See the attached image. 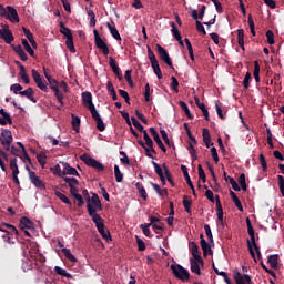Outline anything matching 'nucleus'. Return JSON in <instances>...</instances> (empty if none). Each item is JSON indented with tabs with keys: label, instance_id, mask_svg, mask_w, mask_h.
Instances as JSON below:
<instances>
[{
	"label": "nucleus",
	"instance_id": "obj_1",
	"mask_svg": "<svg viewBox=\"0 0 284 284\" xmlns=\"http://www.w3.org/2000/svg\"><path fill=\"white\" fill-rule=\"evenodd\" d=\"M82 196L85 200L88 214H97V212L103 211V204L101 203V200L99 199V195L97 193H92L90 196V193L88 190L82 191Z\"/></svg>",
	"mask_w": 284,
	"mask_h": 284
},
{
	"label": "nucleus",
	"instance_id": "obj_2",
	"mask_svg": "<svg viewBox=\"0 0 284 284\" xmlns=\"http://www.w3.org/2000/svg\"><path fill=\"white\" fill-rule=\"evenodd\" d=\"M89 216L91 217V221L95 223L97 231L99 232V234H101L102 239H104V241L106 242L112 241L110 232L104 230L103 217H101L98 213H90Z\"/></svg>",
	"mask_w": 284,
	"mask_h": 284
},
{
	"label": "nucleus",
	"instance_id": "obj_3",
	"mask_svg": "<svg viewBox=\"0 0 284 284\" xmlns=\"http://www.w3.org/2000/svg\"><path fill=\"white\" fill-rule=\"evenodd\" d=\"M59 32H61L64 38H67V48H69L70 53H77V49L74 48V41L72 38V31L68 27L64 26V23L61 21L59 22Z\"/></svg>",
	"mask_w": 284,
	"mask_h": 284
},
{
	"label": "nucleus",
	"instance_id": "obj_4",
	"mask_svg": "<svg viewBox=\"0 0 284 284\" xmlns=\"http://www.w3.org/2000/svg\"><path fill=\"white\" fill-rule=\"evenodd\" d=\"M0 17L6 18V20H10L11 23H19L18 10L13 9V7L0 4Z\"/></svg>",
	"mask_w": 284,
	"mask_h": 284
},
{
	"label": "nucleus",
	"instance_id": "obj_5",
	"mask_svg": "<svg viewBox=\"0 0 284 284\" xmlns=\"http://www.w3.org/2000/svg\"><path fill=\"white\" fill-rule=\"evenodd\" d=\"M172 275L181 281H189L190 280V272L185 270L182 265L172 264L171 265Z\"/></svg>",
	"mask_w": 284,
	"mask_h": 284
},
{
	"label": "nucleus",
	"instance_id": "obj_6",
	"mask_svg": "<svg viewBox=\"0 0 284 284\" xmlns=\"http://www.w3.org/2000/svg\"><path fill=\"white\" fill-rule=\"evenodd\" d=\"M45 80H48V83L50 84V89H51V91H53L57 101H59L61 106H63L64 105V103H63L64 95H63V93L59 92V89H58V85H60V82H57V80L54 78H51V75H47Z\"/></svg>",
	"mask_w": 284,
	"mask_h": 284
},
{
	"label": "nucleus",
	"instance_id": "obj_7",
	"mask_svg": "<svg viewBox=\"0 0 284 284\" xmlns=\"http://www.w3.org/2000/svg\"><path fill=\"white\" fill-rule=\"evenodd\" d=\"M80 160H82V162L85 163V165L91 166V168L95 169L99 172L104 171L103 163L97 161L94 158H91L88 154L81 155Z\"/></svg>",
	"mask_w": 284,
	"mask_h": 284
},
{
	"label": "nucleus",
	"instance_id": "obj_8",
	"mask_svg": "<svg viewBox=\"0 0 284 284\" xmlns=\"http://www.w3.org/2000/svg\"><path fill=\"white\" fill-rule=\"evenodd\" d=\"M93 34L95 37L97 49L101 50L102 54H104V57H108L110 53L109 44H106V42H104V40L99 36V31L93 30Z\"/></svg>",
	"mask_w": 284,
	"mask_h": 284
},
{
	"label": "nucleus",
	"instance_id": "obj_9",
	"mask_svg": "<svg viewBox=\"0 0 284 284\" xmlns=\"http://www.w3.org/2000/svg\"><path fill=\"white\" fill-rule=\"evenodd\" d=\"M155 48L158 50V54L160 55L161 61H163V63H165L166 65H169V68L174 70L173 60L171 59L166 50L163 47H161V44H155Z\"/></svg>",
	"mask_w": 284,
	"mask_h": 284
},
{
	"label": "nucleus",
	"instance_id": "obj_10",
	"mask_svg": "<svg viewBox=\"0 0 284 284\" xmlns=\"http://www.w3.org/2000/svg\"><path fill=\"white\" fill-rule=\"evenodd\" d=\"M13 138L12 132L10 130H4L0 133V143L4 148L6 151L10 150V144H12Z\"/></svg>",
	"mask_w": 284,
	"mask_h": 284
},
{
	"label": "nucleus",
	"instance_id": "obj_11",
	"mask_svg": "<svg viewBox=\"0 0 284 284\" xmlns=\"http://www.w3.org/2000/svg\"><path fill=\"white\" fill-rule=\"evenodd\" d=\"M32 79H34V83H37L38 89L48 92V83H45V80H42V77H40L39 71L36 69H32Z\"/></svg>",
	"mask_w": 284,
	"mask_h": 284
},
{
	"label": "nucleus",
	"instance_id": "obj_12",
	"mask_svg": "<svg viewBox=\"0 0 284 284\" xmlns=\"http://www.w3.org/2000/svg\"><path fill=\"white\" fill-rule=\"evenodd\" d=\"M191 273L201 276V267L205 265V262L201 257V261L195 260V257L190 258Z\"/></svg>",
	"mask_w": 284,
	"mask_h": 284
},
{
	"label": "nucleus",
	"instance_id": "obj_13",
	"mask_svg": "<svg viewBox=\"0 0 284 284\" xmlns=\"http://www.w3.org/2000/svg\"><path fill=\"white\" fill-rule=\"evenodd\" d=\"M10 170H11V179L13 181V184L19 185V168H18V159L11 158L10 160Z\"/></svg>",
	"mask_w": 284,
	"mask_h": 284
},
{
	"label": "nucleus",
	"instance_id": "obj_14",
	"mask_svg": "<svg viewBox=\"0 0 284 284\" xmlns=\"http://www.w3.org/2000/svg\"><path fill=\"white\" fill-rule=\"evenodd\" d=\"M247 246H248L250 256L252 257V260H254L255 263H257L256 256H257V260H262V253H261L260 246H257L256 242L250 243V241H247Z\"/></svg>",
	"mask_w": 284,
	"mask_h": 284
},
{
	"label": "nucleus",
	"instance_id": "obj_15",
	"mask_svg": "<svg viewBox=\"0 0 284 284\" xmlns=\"http://www.w3.org/2000/svg\"><path fill=\"white\" fill-rule=\"evenodd\" d=\"M83 106L88 108L89 112H97L95 104L92 102V95L90 92L82 93Z\"/></svg>",
	"mask_w": 284,
	"mask_h": 284
},
{
	"label": "nucleus",
	"instance_id": "obj_16",
	"mask_svg": "<svg viewBox=\"0 0 284 284\" xmlns=\"http://www.w3.org/2000/svg\"><path fill=\"white\" fill-rule=\"evenodd\" d=\"M0 39L4 40L6 44H10L13 42V34L9 30L8 24H3L2 29H0Z\"/></svg>",
	"mask_w": 284,
	"mask_h": 284
},
{
	"label": "nucleus",
	"instance_id": "obj_17",
	"mask_svg": "<svg viewBox=\"0 0 284 284\" xmlns=\"http://www.w3.org/2000/svg\"><path fill=\"white\" fill-rule=\"evenodd\" d=\"M68 175L80 176L75 168L70 166L69 163L62 162V173L59 175V178H67Z\"/></svg>",
	"mask_w": 284,
	"mask_h": 284
},
{
	"label": "nucleus",
	"instance_id": "obj_18",
	"mask_svg": "<svg viewBox=\"0 0 284 284\" xmlns=\"http://www.w3.org/2000/svg\"><path fill=\"white\" fill-rule=\"evenodd\" d=\"M233 277L235 278V284H251L252 280L250 275H242L237 271L233 272Z\"/></svg>",
	"mask_w": 284,
	"mask_h": 284
},
{
	"label": "nucleus",
	"instance_id": "obj_19",
	"mask_svg": "<svg viewBox=\"0 0 284 284\" xmlns=\"http://www.w3.org/2000/svg\"><path fill=\"white\" fill-rule=\"evenodd\" d=\"M90 113H91V118H93V120L97 122V130H99V132H104L105 125L99 112L94 111Z\"/></svg>",
	"mask_w": 284,
	"mask_h": 284
},
{
	"label": "nucleus",
	"instance_id": "obj_20",
	"mask_svg": "<svg viewBox=\"0 0 284 284\" xmlns=\"http://www.w3.org/2000/svg\"><path fill=\"white\" fill-rule=\"evenodd\" d=\"M57 245H59V248H61L62 254L64 255V257H67V260L70 261V263H77L78 262L77 257L70 253V250L69 248H64L63 243L58 241Z\"/></svg>",
	"mask_w": 284,
	"mask_h": 284
},
{
	"label": "nucleus",
	"instance_id": "obj_21",
	"mask_svg": "<svg viewBox=\"0 0 284 284\" xmlns=\"http://www.w3.org/2000/svg\"><path fill=\"white\" fill-rule=\"evenodd\" d=\"M149 131H150V134H152V136H153V141H155V143H158V146H160V150L165 153L166 152L165 145L161 141V138H160V134L158 133V131H155L154 128H150Z\"/></svg>",
	"mask_w": 284,
	"mask_h": 284
},
{
	"label": "nucleus",
	"instance_id": "obj_22",
	"mask_svg": "<svg viewBox=\"0 0 284 284\" xmlns=\"http://www.w3.org/2000/svg\"><path fill=\"white\" fill-rule=\"evenodd\" d=\"M201 239V250H203V256L206 257L209 255H212V248L211 245L205 240V236L203 234L200 235Z\"/></svg>",
	"mask_w": 284,
	"mask_h": 284
},
{
	"label": "nucleus",
	"instance_id": "obj_23",
	"mask_svg": "<svg viewBox=\"0 0 284 284\" xmlns=\"http://www.w3.org/2000/svg\"><path fill=\"white\" fill-rule=\"evenodd\" d=\"M29 179L31 180L32 185L36 187L44 189V182H42V180H40V178L34 172H30Z\"/></svg>",
	"mask_w": 284,
	"mask_h": 284
},
{
	"label": "nucleus",
	"instance_id": "obj_24",
	"mask_svg": "<svg viewBox=\"0 0 284 284\" xmlns=\"http://www.w3.org/2000/svg\"><path fill=\"white\" fill-rule=\"evenodd\" d=\"M19 67V77L23 81L24 84H29L31 80L29 79V75L27 74L26 67L22 65L20 62H16Z\"/></svg>",
	"mask_w": 284,
	"mask_h": 284
},
{
	"label": "nucleus",
	"instance_id": "obj_25",
	"mask_svg": "<svg viewBox=\"0 0 284 284\" xmlns=\"http://www.w3.org/2000/svg\"><path fill=\"white\" fill-rule=\"evenodd\" d=\"M216 212H217V222L224 223V209L222 207V203L220 202V196L216 195Z\"/></svg>",
	"mask_w": 284,
	"mask_h": 284
},
{
	"label": "nucleus",
	"instance_id": "obj_26",
	"mask_svg": "<svg viewBox=\"0 0 284 284\" xmlns=\"http://www.w3.org/2000/svg\"><path fill=\"white\" fill-rule=\"evenodd\" d=\"M19 95L29 99L32 103H37V99L32 95H34V91H32V88H27L24 91L18 92Z\"/></svg>",
	"mask_w": 284,
	"mask_h": 284
},
{
	"label": "nucleus",
	"instance_id": "obj_27",
	"mask_svg": "<svg viewBox=\"0 0 284 284\" xmlns=\"http://www.w3.org/2000/svg\"><path fill=\"white\" fill-rule=\"evenodd\" d=\"M106 28H108V31H110V34L112 36V38L115 39V41H121L120 32L118 31V29H115L114 22L106 23Z\"/></svg>",
	"mask_w": 284,
	"mask_h": 284
},
{
	"label": "nucleus",
	"instance_id": "obj_28",
	"mask_svg": "<svg viewBox=\"0 0 284 284\" xmlns=\"http://www.w3.org/2000/svg\"><path fill=\"white\" fill-rule=\"evenodd\" d=\"M195 105H197L199 110H201V112L203 113L204 121H211V118L209 116V111L205 108V103H201L197 97H195Z\"/></svg>",
	"mask_w": 284,
	"mask_h": 284
},
{
	"label": "nucleus",
	"instance_id": "obj_29",
	"mask_svg": "<svg viewBox=\"0 0 284 284\" xmlns=\"http://www.w3.org/2000/svg\"><path fill=\"white\" fill-rule=\"evenodd\" d=\"M246 227L248 229L250 243H256V235L254 233V227H252V222L250 221V217H246Z\"/></svg>",
	"mask_w": 284,
	"mask_h": 284
},
{
	"label": "nucleus",
	"instance_id": "obj_30",
	"mask_svg": "<svg viewBox=\"0 0 284 284\" xmlns=\"http://www.w3.org/2000/svg\"><path fill=\"white\" fill-rule=\"evenodd\" d=\"M190 250H191V258H195L199 262H201V255L199 254V246L197 243L191 242L190 243Z\"/></svg>",
	"mask_w": 284,
	"mask_h": 284
},
{
	"label": "nucleus",
	"instance_id": "obj_31",
	"mask_svg": "<svg viewBox=\"0 0 284 284\" xmlns=\"http://www.w3.org/2000/svg\"><path fill=\"white\" fill-rule=\"evenodd\" d=\"M19 226L21 230H32V221L29 217L23 216L19 220Z\"/></svg>",
	"mask_w": 284,
	"mask_h": 284
},
{
	"label": "nucleus",
	"instance_id": "obj_32",
	"mask_svg": "<svg viewBox=\"0 0 284 284\" xmlns=\"http://www.w3.org/2000/svg\"><path fill=\"white\" fill-rule=\"evenodd\" d=\"M18 145H19V148H21V154L16 155V156L23 160V162L27 161L31 164L32 163L31 158L29 156V154H27L26 146L21 142H18Z\"/></svg>",
	"mask_w": 284,
	"mask_h": 284
},
{
	"label": "nucleus",
	"instance_id": "obj_33",
	"mask_svg": "<svg viewBox=\"0 0 284 284\" xmlns=\"http://www.w3.org/2000/svg\"><path fill=\"white\" fill-rule=\"evenodd\" d=\"M267 263L271 268L276 270L278 267V254L268 255Z\"/></svg>",
	"mask_w": 284,
	"mask_h": 284
},
{
	"label": "nucleus",
	"instance_id": "obj_34",
	"mask_svg": "<svg viewBox=\"0 0 284 284\" xmlns=\"http://www.w3.org/2000/svg\"><path fill=\"white\" fill-rule=\"evenodd\" d=\"M203 143L206 146V149L213 145V143L211 142V133L209 132V129H203Z\"/></svg>",
	"mask_w": 284,
	"mask_h": 284
},
{
	"label": "nucleus",
	"instance_id": "obj_35",
	"mask_svg": "<svg viewBox=\"0 0 284 284\" xmlns=\"http://www.w3.org/2000/svg\"><path fill=\"white\" fill-rule=\"evenodd\" d=\"M134 187H136V191H139L140 197H142V200L146 201L148 200V193H146V190L144 189V186L142 185V183L136 182L134 184Z\"/></svg>",
	"mask_w": 284,
	"mask_h": 284
},
{
	"label": "nucleus",
	"instance_id": "obj_36",
	"mask_svg": "<svg viewBox=\"0 0 284 284\" xmlns=\"http://www.w3.org/2000/svg\"><path fill=\"white\" fill-rule=\"evenodd\" d=\"M230 196L233 203L235 204V207L239 210V212H243V204H241V201L236 196L235 192L230 191Z\"/></svg>",
	"mask_w": 284,
	"mask_h": 284
},
{
	"label": "nucleus",
	"instance_id": "obj_37",
	"mask_svg": "<svg viewBox=\"0 0 284 284\" xmlns=\"http://www.w3.org/2000/svg\"><path fill=\"white\" fill-rule=\"evenodd\" d=\"M53 272H55V274L59 276H63L64 278H72V275H70V273H68L67 270L61 268V266L53 267Z\"/></svg>",
	"mask_w": 284,
	"mask_h": 284
},
{
	"label": "nucleus",
	"instance_id": "obj_38",
	"mask_svg": "<svg viewBox=\"0 0 284 284\" xmlns=\"http://www.w3.org/2000/svg\"><path fill=\"white\" fill-rule=\"evenodd\" d=\"M236 38H237L239 47H241L242 51H244V30L243 29L236 30Z\"/></svg>",
	"mask_w": 284,
	"mask_h": 284
},
{
	"label": "nucleus",
	"instance_id": "obj_39",
	"mask_svg": "<svg viewBox=\"0 0 284 284\" xmlns=\"http://www.w3.org/2000/svg\"><path fill=\"white\" fill-rule=\"evenodd\" d=\"M178 105L182 109V111H184V114L187 119L192 120L193 119V115L192 113L190 112V108H187V104H185V102L183 101H180L178 102Z\"/></svg>",
	"mask_w": 284,
	"mask_h": 284
},
{
	"label": "nucleus",
	"instance_id": "obj_40",
	"mask_svg": "<svg viewBox=\"0 0 284 284\" xmlns=\"http://www.w3.org/2000/svg\"><path fill=\"white\" fill-rule=\"evenodd\" d=\"M150 185H152V187H153V191H155V193H158V195L160 196V197H162V196H166L169 193H168V191H166V189L165 190H161V186L160 185H158V184H155L154 182H150Z\"/></svg>",
	"mask_w": 284,
	"mask_h": 284
},
{
	"label": "nucleus",
	"instance_id": "obj_41",
	"mask_svg": "<svg viewBox=\"0 0 284 284\" xmlns=\"http://www.w3.org/2000/svg\"><path fill=\"white\" fill-rule=\"evenodd\" d=\"M182 204L184 205V211L187 214H192V201L187 199L186 195H184V200L182 201Z\"/></svg>",
	"mask_w": 284,
	"mask_h": 284
},
{
	"label": "nucleus",
	"instance_id": "obj_42",
	"mask_svg": "<svg viewBox=\"0 0 284 284\" xmlns=\"http://www.w3.org/2000/svg\"><path fill=\"white\" fill-rule=\"evenodd\" d=\"M21 44L24 48V52L29 53L30 57H34V50H32L31 44L26 39L21 40Z\"/></svg>",
	"mask_w": 284,
	"mask_h": 284
},
{
	"label": "nucleus",
	"instance_id": "obj_43",
	"mask_svg": "<svg viewBox=\"0 0 284 284\" xmlns=\"http://www.w3.org/2000/svg\"><path fill=\"white\" fill-rule=\"evenodd\" d=\"M171 26V32H172V37H174V39L176 41H180V39H182V36H180V31H179V28H176V24H174V22H171L170 23Z\"/></svg>",
	"mask_w": 284,
	"mask_h": 284
},
{
	"label": "nucleus",
	"instance_id": "obj_44",
	"mask_svg": "<svg viewBox=\"0 0 284 284\" xmlns=\"http://www.w3.org/2000/svg\"><path fill=\"white\" fill-rule=\"evenodd\" d=\"M57 199L61 200L62 203L72 206V202H70L69 197L65 196L63 193L55 191Z\"/></svg>",
	"mask_w": 284,
	"mask_h": 284
},
{
	"label": "nucleus",
	"instance_id": "obj_45",
	"mask_svg": "<svg viewBox=\"0 0 284 284\" xmlns=\"http://www.w3.org/2000/svg\"><path fill=\"white\" fill-rule=\"evenodd\" d=\"M64 183L69 185V187H77L79 182L77 178H61Z\"/></svg>",
	"mask_w": 284,
	"mask_h": 284
},
{
	"label": "nucleus",
	"instance_id": "obj_46",
	"mask_svg": "<svg viewBox=\"0 0 284 284\" xmlns=\"http://www.w3.org/2000/svg\"><path fill=\"white\" fill-rule=\"evenodd\" d=\"M237 185H241L242 187V192H246L247 186H246V176L244 175V173H241V175H239V180H237Z\"/></svg>",
	"mask_w": 284,
	"mask_h": 284
},
{
	"label": "nucleus",
	"instance_id": "obj_47",
	"mask_svg": "<svg viewBox=\"0 0 284 284\" xmlns=\"http://www.w3.org/2000/svg\"><path fill=\"white\" fill-rule=\"evenodd\" d=\"M150 226H152V224H140V230H142L144 236L152 239V232H150Z\"/></svg>",
	"mask_w": 284,
	"mask_h": 284
},
{
	"label": "nucleus",
	"instance_id": "obj_48",
	"mask_svg": "<svg viewBox=\"0 0 284 284\" xmlns=\"http://www.w3.org/2000/svg\"><path fill=\"white\" fill-rule=\"evenodd\" d=\"M72 130H74L75 133L80 132V118L72 114Z\"/></svg>",
	"mask_w": 284,
	"mask_h": 284
},
{
	"label": "nucleus",
	"instance_id": "obj_49",
	"mask_svg": "<svg viewBox=\"0 0 284 284\" xmlns=\"http://www.w3.org/2000/svg\"><path fill=\"white\" fill-rule=\"evenodd\" d=\"M184 43L187 48V53L190 54L191 61H195V57L193 55L192 42H190V39H184Z\"/></svg>",
	"mask_w": 284,
	"mask_h": 284
},
{
	"label": "nucleus",
	"instance_id": "obj_50",
	"mask_svg": "<svg viewBox=\"0 0 284 284\" xmlns=\"http://www.w3.org/2000/svg\"><path fill=\"white\" fill-rule=\"evenodd\" d=\"M2 227H6V229L10 230L9 234L16 235V237L19 236L18 229H16V226H13L12 224L2 223Z\"/></svg>",
	"mask_w": 284,
	"mask_h": 284
},
{
	"label": "nucleus",
	"instance_id": "obj_51",
	"mask_svg": "<svg viewBox=\"0 0 284 284\" xmlns=\"http://www.w3.org/2000/svg\"><path fill=\"white\" fill-rule=\"evenodd\" d=\"M153 73L158 77V79H163V73H161L160 63H151Z\"/></svg>",
	"mask_w": 284,
	"mask_h": 284
},
{
	"label": "nucleus",
	"instance_id": "obj_52",
	"mask_svg": "<svg viewBox=\"0 0 284 284\" xmlns=\"http://www.w3.org/2000/svg\"><path fill=\"white\" fill-rule=\"evenodd\" d=\"M148 59L151 64H159L158 59L155 58L154 51L150 47H148Z\"/></svg>",
	"mask_w": 284,
	"mask_h": 284
},
{
	"label": "nucleus",
	"instance_id": "obj_53",
	"mask_svg": "<svg viewBox=\"0 0 284 284\" xmlns=\"http://www.w3.org/2000/svg\"><path fill=\"white\" fill-rule=\"evenodd\" d=\"M88 16L90 18L89 26L91 28L95 27V24H97L95 12H93L92 9H88Z\"/></svg>",
	"mask_w": 284,
	"mask_h": 284
},
{
	"label": "nucleus",
	"instance_id": "obj_54",
	"mask_svg": "<svg viewBox=\"0 0 284 284\" xmlns=\"http://www.w3.org/2000/svg\"><path fill=\"white\" fill-rule=\"evenodd\" d=\"M108 65H110V69L112 71H121L120 67L115 63V60L113 57H108Z\"/></svg>",
	"mask_w": 284,
	"mask_h": 284
},
{
	"label": "nucleus",
	"instance_id": "obj_55",
	"mask_svg": "<svg viewBox=\"0 0 284 284\" xmlns=\"http://www.w3.org/2000/svg\"><path fill=\"white\" fill-rule=\"evenodd\" d=\"M115 182L121 183L123 181V174L120 171V166L114 165Z\"/></svg>",
	"mask_w": 284,
	"mask_h": 284
},
{
	"label": "nucleus",
	"instance_id": "obj_56",
	"mask_svg": "<svg viewBox=\"0 0 284 284\" xmlns=\"http://www.w3.org/2000/svg\"><path fill=\"white\" fill-rule=\"evenodd\" d=\"M163 170L165 171V181L171 183V186L174 187L173 176L171 175V172H169V169H166L165 164H163Z\"/></svg>",
	"mask_w": 284,
	"mask_h": 284
},
{
	"label": "nucleus",
	"instance_id": "obj_57",
	"mask_svg": "<svg viewBox=\"0 0 284 284\" xmlns=\"http://www.w3.org/2000/svg\"><path fill=\"white\" fill-rule=\"evenodd\" d=\"M131 123L133 124L134 129L139 130V132H144V126H142L141 122L136 120V118H131Z\"/></svg>",
	"mask_w": 284,
	"mask_h": 284
},
{
	"label": "nucleus",
	"instance_id": "obj_58",
	"mask_svg": "<svg viewBox=\"0 0 284 284\" xmlns=\"http://www.w3.org/2000/svg\"><path fill=\"white\" fill-rule=\"evenodd\" d=\"M251 79H252V74L250 72L246 73V75H244V79L242 80V87L244 88V90H248Z\"/></svg>",
	"mask_w": 284,
	"mask_h": 284
},
{
	"label": "nucleus",
	"instance_id": "obj_59",
	"mask_svg": "<svg viewBox=\"0 0 284 284\" xmlns=\"http://www.w3.org/2000/svg\"><path fill=\"white\" fill-rule=\"evenodd\" d=\"M265 37L267 38V43H268V45L275 44V33H273V31L268 30V31L265 33Z\"/></svg>",
	"mask_w": 284,
	"mask_h": 284
},
{
	"label": "nucleus",
	"instance_id": "obj_60",
	"mask_svg": "<svg viewBox=\"0 0 284 284\" xmlns=\"http://www.w3.org/2000/svg\"><path fill=\"white\" fill-rule=\"evenodd\" d=\"M254 79L255 83H260V63L254 61Z\"/></svg>",
	"mask_w": 284,
	"mask_h": 284
},
{
	"label": "nucleus",
	"instance_id": "obj_61",
	"mask_svg": "<svg viewBox=\"0 0 284 284\" xmlns=\"http://www.w3.org/2000/svg\"><path fill=\"white\" fill-rule=\"evenodd\" d=\"M153 169L155 170V174L160 176V179H163L165 176V173H163V170L161 169L160 164L152 162Z\"/></svg>",
	"mask_w": 284,
	"mask_h": 284
},
{
	"label": "nucleus",
	"instance_id": "obj_62",
	"mask_svg": "<svg viewBox=\"0 0 284 284\" xmlns=\"http://www.w3.org/2000/svg\"><path fill=\"white\" fill-rule=\"evenodd\" d=\"M204 233L206 234V237H209V242L214 243V239L212 237L211 226L209 224H204Z\"/></svg>",
	"mask_w": 284,
	"mask_h": 284
},
{
	"label": "nucleus",
	"instance_id": "obj_63",
	"mask_svg": "<svg viewBox=\"0 0 284 284\" xmlns=\"http://www.w3.org/2000/svg\"><path fill=\"white\" fill-rule=\"evenodd\" d=\"M278 180V190H281L282 197H284V178L282 175H276Z\"/></svg>",
	"mask_w": 284,
	"mask_h": 284
},
{
	"label": "nucleus",
	"instance_id": "obj_64",
	"mask_svg": "<svg viewBox=\"0 0 284 284\" xmlns=\"http://www.w3.org/2000/svg\"><path fill=\"white\" fill-rule=\"evenodd\" d=\"M204 196H206V200L211 201V203H216V196H214L211 190H206Z\"/></svg>",
	"mask_w": 284,
	"mask_h": 284
}]
</instances>
